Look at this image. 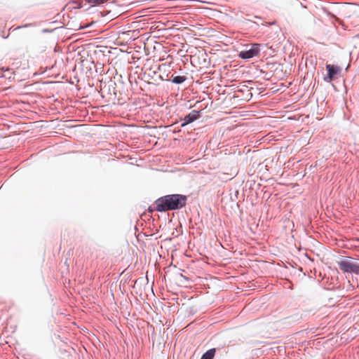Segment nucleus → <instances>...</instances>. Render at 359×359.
Returning a JSON list of instances; mask_svg holds the SVG:
<instances>
[{
    "instance_id": "f257e3e1",
    "label": "nucleus",
    "mask_w": 359,
    "mask_h": 359,
    "mask_svg": "<svg viewBox=\"0 0 359 359\" xmlns=\"http://www.w3.org/2000/svg\"><path fill=\"white\" fill-rule=\"evenodd\" d=\"M187 196L182 194H169L158 198L155 201L158 212L180 210L187 204Z\"/></svg>"
},
{
    "instance_id": "f03ea898",
    "label": "nucleus",
    "mask_w": 359,
    "mask_h": 359,
    "mask_svg": "<svg viewBox=\"0 0 359 359\" xmlns=\"http://www.w3.org/2000/svg\"><path fill=\"white\" fill-rule=\"evenodd\" d=\"M339 269L344 273L359 275V263L350 258L342 259L337 262Z\"/></svg>"
},
{
    "instance_id": "7ed1b4c3",
    "label": "nucleus",
    "mask_w": 359,
    "mask_h": 359,
    "mask_svg": "<svg viewBox=\"0 0 359 359\" xmlns=\"http://www.w3.org/2000/svg\"><path fill=\"white\" fill-rule=\"evenodd\" d=\"M260 43H252L251 48L249 50H242L238 53V57L241 59L248 60L254 57L259 55L260 53Z\"/></svg>"
},
{
    "instance_id": "20e7f679",
    "label": "nucleus",
    "mask_w": 359,
    "mask_h": 359,
    "mask_svg": "<svg viewBox=\"0 0 359 359\" xmlns=\"http://www.w3.org/2000/svg\"><path fill=\"white\" fill-rule=\"evenodd\" d=\"M326 69L327 74L324 77V81L327 83H330L335 79L336 76L341 72L339 67L330 64L326 65Z\"/></svg>"
},
{
    "instance_id": "39448f33",
    "label": "nucleus",
    "mask_w": 359,
    "mask_h": 359,
    "mask_svg": "<svg viewBox=\"0 0 359 359\" xmlns=\"http://www.w3.org/2000/svg\"><path fill=\"white\" fill-rule=\"evenodd\" d=\"M199 111L196 110H192L189 114L184 116L182 121L183 123L181 124V127H184L187 125L194 122L199 118Z\"/></svg>"
},
{
    "instance_id": "423d86ee",
    "label": "nucleus",
    "mask_w": 359,
    "mask_h": 359,
    "mask_svg": "<svg viewBox=\"0 0 359 359\" xmlns=\"http://www.w3.org/2000/svg\"><path fill=\"white\" fill-rule=\"evenodd\" d=\"M215 353H216L215 348H210L202 355L201 359H214Z\"/></svg>"
},
{
    "instance_id": "0eeeda50",
    "label": "nucleus",
    "mask_w": 359,
    "mask_h": 359,
    "mask_svg": "<svg viewBox=\"0 0 359 359\" xmlns=\"http://www.w3.org/2000/svg\"><path fill=\"white\" fill-rule=\"evenodd\" d=\"M172 82L173 83H175V84H181L183 82H184L187 79V77L185 76H173V75H172Z\"/></svg>"
},
{
    "instance_id": "6e6552de",
    "label": "nucleus",
    "mask_w": 359,
    "mask_h": 359,
    "mask_svg": "<svg viewBox=\"0 0 359 359\" xmlns=\"http://www.w3.org/2000/svg\"><path fill=\"white\" fill-rule=\"evenodd\" d=\"M255 18L260 19L261 18H260V17H259V16H257V15H255Z\"/></svg>"
},
{
    "instance_id": "1a4fd4ad",
    "label": "nucleus",
    "mask_w": 359,
    "mask_h": 359,
    "mask_svg": "<svg viewBox=\"0 0 359 359\" xmlns=\"http://www.w3.org/2000/svg\"><path fill=\"white\" fill-rule=\"evenodd\" d=\"M160 77H161V79L162 80H164V79L163 78V76H160Z\"/></svg>"
}]
</instances>
